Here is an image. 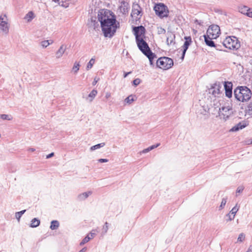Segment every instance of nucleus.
Wrapping results in <instances>:
<instances>
[{
    "label": "nucleus",
    "mask_w": 252,
    "mask_h": 252,
    "mask_svg": "<svg viewBox=\"0 0 252 252\" xmlns=\"http://www.w3.org/2000/svg\"><path fill=\"white\" fill-rule=\"evenodd\" d=\"M97 17L104 36L112 37L120 25L116 21L115 15L110 10L101 9L99 11Z\"/></svg>",
    "instance_id": "obj_1"
},
{
    "label": "nucleus",
    "mask_w": 252,
    "mask_h": 252,
    "mask_svg": "<svg viewBox=\"0 0 252 252\" xmlns=\"http://www.w3.org/2000/svg\"><path fill=\"white\" fill-rule=\"evenodd\" d=\"M252 95L251 90L245 86H238L234 90L235 99L242 102L248 101L251 99Z\"/></svg>",
    "instance_id": "obj_2"
},
{
    "label": "nucleus",
    "mask_w": 252,
    "mask_h": 252,
    "mask_svg": "<svg viewBox=\"0 0 252 252\" xmlns=\"http://www.w3.org/2000/svg\"><path fill=\"white\" fill-rule=\"evenodd\" d=\"M223 46L231 50H237L240 47V43L235 36H228L223 40Z\"/></svg>",
    "instance_id": "obj_3"
},
{
    "label": "nucleus",
    "mask_w": 252,
    "mask_h": 252,
    "mask_svg": "<svg viewBox=\"0 0 252 252\" xmlns=\"http://www.w3.org/2000/svg\"><path fill=\"white\" fill-rule=\"evenodd\" d=\"M157 66L163 69H168L173 65V61L171 58L163 57L157 61Z\"/></svg>",
    "instance_id": "obj_4"
},
{
    "label": "nucleus",
    "mask_w": 252,
    "mask_h": 252,
    "mask_svg": "<svg viewBox=\"0 0 252 252\" xmlns=\"http://www.w3.org/2000/svg\"><path fill=\"white\" fill-rule=\"evenodd\" d=\"M156 14L161 18L166 17L168 16V10L167 7L162 3H159L154 7Z\"/></svg>",
    "instance_id": "obj_5"
},
{
    "label": "nucleus",
    "mask_w": 252,
    "mask_h": 252,
    "mask_svg": "<svg viewBox=\"0 0 252 252\" xmlns=\"http://www.w3.org/2000/svg\"><path fill=\"white\" fill-rule=\"evenodd\" d=\"M136 42L138 49L144 55L151 51L148 43L144 40L143 38L138 39V37H137Z\"/></svg>",
    "instance_id": "obj_6"
},
{
    "label": "nucleus",
    "mask_w": 252,
    "mask_h": 252,
    "mask_svg": "<svg viewBox=\"0 0 252 252\" xmlns=\"http://www.w3.org/2000/svg\"><path fill=\"white\" fill-rule=\"evenodd\" d=\"M207 34L212 38H217L220 34V27L217 25L210 26L207 31Z\"/></svg>",
    "instance_id": "obj_7"
},
{
    "label": "nucleus",
    "mask_w": 252,
    "mask_h": 252,
    "mask_svg": "<svg viewBox=\"0 0 252 252\" xmlns=\"http://www.w3.org/2000/svg\"><path fill=\"white\" fill-rule=\"evenodd\" d=\"M133 31L135 36L136 40L137 39V37H138V39H142L145 36L146 30L142 26L134 27L133 28Z\"/></svg>",
    "instance_id": "obj_8"
},
{
    "label": "nucleus",
    "mask_w": 252,
    "mask_h": 252,
    "mask_svg": "<svg viewBox=\"0 0 252 252\" xmlns=\"http://www.w3.org/2000/svg\"><path fill=\"white\" fill-rule=\"evenodd\" d=\"M221 85L220 83L213 84L209 89V93L212 94L214 97H218L220 94Z\"/></svg>",
    "instance_id": "obj_9"
},
{
    "label": "nucleus",
    "mask_w": 252,
    "mask_h": 252,
    "mask_svg": "<svg viewBox=\"0 0 252 252\" xmlns=\"http://www.w3.org/2000/svg\"><path fill=\"white\" fill-rule=\"evenodd\" d=\"M220 115L223 116V119L226 120L232 114V107L228 105L222 106L220 108Z\"/></svg>",
    "instance_id": "obj_10"
},
{
    "label": "nucleus",
    "mask_w": 252,
    "mask_h": 252,
    "mask_svg": "<svg viewBox=\"0 0 252 252\" xmlns=\"http://www.w3.org/2000/svg\"><path fill=\"white\" fill-rule=\"evenodd\" d=\"M0 30L5 33H7L9 32L7 19L6 15L0 16Z\"/></svg>",
    "instance_id": "obj_11"
},
{
    "label": "nucleus",
    "mask_w": 252,
    "mask_h": 252,
    "mask_svg": "<svg viewBox=\"0 0 252 252\" xmlns=\"http://www.w3.org/2000/svg\"><path fill=\"white\" fill-rule=\"evenodd\" d=\"M142 8L138 4H134L132 6L131 16L135 19H140L142 16Z\"/></svg>",
    "instance_id": "obj_12"
},
{
    "label": "nucleus",
    "mask_w": 252,
    "mask_h": 252,
    "mask_svg": "<svg viewBox=\"0 0 252 252\" xmlns=\"http://www.w3.org/2000/svg\"><path fill=\"white\" fill-rule=\"evenodd\" d=\"M232 87L233 84L231 82H224V88L225 96L229 98L232 96Z\"/></svg>",
    "instance_id": "obj_13"
},
{
    "label": "nucleus",
    "mask_w": 252,
    "mask_h": 252,
    "mask_svg": "<svg viewBox=\"0 0 252 252\" xmlns=\"http://www.w3.org/2000/svg\"><path fill=\"white\" fill-rule=\"evenodd\" d=\"M185 41L184 43L183 47V53L181 56V59L183 60L184 59L187 50H188L189 46L192 42V39L190 36H185Z\"/></svg>",
    "instance_id": "obj_14"
},
{
    "label": "nucleus",
    "mask_w": 252,
    "mask_h": 252,
    "mask_svg": "<svg viewBox=\"0 0 252 252\" xmlns=\"http://www.w3.org/2000/svg\"><path fill=\"white\" fill-rule=\"evenodd\" d=\"M247 126V124L245 122H240L236 125L232 127L230 131H237L240 129L245 128Z\"/></svg>",
    "instance_id": "obj_15"
},
{
    "label": "nucleus",
    "mask_w": 252,
    "mask_h": 252,
    "mask_svg": "<svg viewBox=\"0 0 252 252\" xmlns=\"http://www.w3.org/2000/svg\"><path fill=\"white\" fill-rule=\"evenodd\" d=\"M238 10L239 12L249 17L248 14H249V13L251 12L252 9L248 7L247 6L243 5L239 6L238 7Z\"/></svg>",
    "instance_id": "obj_16"
},
{
    "label": "nucleus",
    "mask_w": 252,
    "mask_h": 252,
    "mask_svg": "<svg viewBox=\"0 0 252 252\" xmlns=\"http://www.w3.org/2000/svg\"><path fill=\"white\" fill-rule=\"evenodd\" d=\"M175 35L172 32H168L167 36L166 39V43L168 45H171L172 44H175Z\"/></svg>",
    "instance_id": "obj_17"
},
{
    "label": "nucleus",
    "mask_w": 252,
    "mask_h": 252,
    "mask_svg": "<svg viewBox=\"0 0 252 252\" xmlns=\"http://www.w3.org/2000/svg\"><path fill=\"white\" fill-rule=\"evenodd\" d=\"M203 36L204 38L205 43L207 45L211 47H214V46H215V43L212 40L213 38H212V37L211 36H209L208 35H204Z\"/></svg>",
    "instance_id": "obj_18"
},
{
    "label": "nucleus",
    "mask_w": 252,
    "mask_h": 252,
    "mask_svg": "<svg viewBox=\"0 0 252 252\" xmlns=\"http://www.w3.org/2000/svg\"><path fill=\"white\" fill-rule=\"evenodd\" d=\"M129 6L128 4L126 2H123L121 5L120 6V10L121 13L123 14H126L128 12Z\"/></svg>",
    "instance_id": "obj_19"
},
{
    "label": "nucleus",
    "mask_w": 252,
    "mask_h": 252,
    "mask_svg": "<svg viewBox=\"0 0 252 252\" xmlns=\"http://www.w3.org/2000/svg\"><path fill=\"white\" fill-rule=\"evenodd\" d=\"M66 50V46L62 45L58 50L56 53V56L57 59H59L62 57Z\"/></svg>",
    "instance_id": "obj_20"
},
{
    "label": "nucleus",
    "mask_w": 252,
    "mask_h": 252,
    "mask_svg": "<svg viewBox=\"0 0 252 252\" xmlns=\"http://www.w3.org/2000/svg\"><path fill=\"white\" fill-rule=\"evenodd\" d=\"M92 194V192L91 191L85 192L79 194L77 196V198L79 201H83L87 198Z\"/></svg>",
    "instance_id": "obj_21"
},
{
    "label": "nucleus",
    "mask_w": 252,
    "mask_h": 252,
    "mask_svg": "<svg viewBox=\"0 0 252 252\" xmlns=\"http://www.w3.org/2000/svg\"><path fill=\"white\" fill-rule=\"evenodd\" d=\"M149 60L150 65H153V60L157 58V56L156 54L152 52L151 51L150 52H149L148 53H146L144 54Z\"/></svg>",
    "instance_id": "obj_22"
},
{
    "label": "nucleus",
    "mask_w": 252,
    "mask_h": 252,
    "mask_svg": "<svg viewBox=\"0 0 252 252\" xmlns=\"http://www.w3.org/2000/svg\"><path fill=\"white\" fill-rule=\"evenodd\" d=\"M40 220L37 218H34L32 220L30 225V227L32 228H35L38 226L40 225Z\"/></svg>",
    "instance_id": "obj_23"
},
{
    "label": "nucleus",
    "mask_w": 252,
    "mask_h": 252,
    "mask_svg": "<svg viewBox=\"0 0 252 252\" xmlns=\"http://www.w3.org/2000/svg\"><path fill=\"white\" fill-rule=\"evenodd\" d=\"M59 222L58 220H52L51 222L50 228L51 230H56L59 228Z\"/></svg>",
    "instance_id": "obj_24"
},
{
    "label": "nucleus",
    "mask_w": 252,
    "mask_h": 252,
    "mask_svg": "<svg viewBox=\"0 0 252 252\" xmlns=\"http://www.w3.org/2000/svg\"><path fill=\"white\" fill-rule=\"evenodd\" d=\"M97 94V91L95 89L93 90L91 92V93L88 95V98L89 99V100L90 102H92L93 101V100L94 99V98L96 95Z\"/></svg>",
    "instance_id": "obj_25"
},
{
    "label": "nucleus",
    "mask_w": 252,
    "mask_h": 252,
    "mask_svg": "<svg viewBox=\"0 0 252 252\" xmlns=\"http://www.w3.org/2000/svg\"><path fill=\"white\" fill-rule=\"evenodd\" d=\"M53 43V41L52 40H47L42 41L40 42V45L42 48H45L48 47L49 45L52 44Z\"/></svg>",
    "instance_id": "obj_26"
},
{
    "label": "nucleus",
    "mask_w": 252,
    "mask_h": 252,
    "mask_svg": "<svg viewBox=\"0 0 252 252\" xmlns=\"http://www.w3.org/2000/svg\"><path fill=\"white\" fill-rule=\"evenodd\" d=\"M34 18V13L32 11L29 12L25 16V19H26L28 22L31 21Z\"/></svg>",
    "instance_id": "obj_27"
},
{
    "label": "nucleus",
    "mask_w": 252,
    "mask_h": 252,
    "mask_svg": "<svg viewBox=\"0 0 252 252\" xmlns=\"http://www.w3.org/2000/svg\"><path fill=\"white\" fill-rule=\"evenodd\" d=\"M240 208V205L237 203L235 206L231 209V210L230 211V213L231 214V215H233L234 216H235V215L237 211L239 210Z\"/></svg>",
    "instance_id": "obj_28"
},
{
    "label": "nucleus",
    "mask_w": 252,
    "mask_h": 252,
    "mask_svg": "<svg viewBox=\"0 0 252 252\" xmlns=\"http://www.w3.org/2000/svg\"><path fill=\"white\" fill-rule=\"evenodd\" d=\"M108 228H109V223L107 222H106L104 223V225L103 226L102 228L101 234L102 235H104L106 234V233L108 231Z\"/></svg>",
    "instance_id": "obj_29"
},
{
    "label": "nucleus",
    "mask_w": 252,
    "mask_h": 252,
    "mask_svg": "<svg viewBox=\"0 0 252 252\" xmlns=\"http://www.w3.org/2000/svg\"><path fill=\"white\" fill-rule=\"evenodd\" d=\"M105 145V143H101L95 145L91 147L90 150L91 151H94L98 149H99L101 147H103Z\"/></svg>",
    "instance_id": "obj_30"
},
{
    "label": "nucleus",
    "mask_w": 252,
    "mask_h": 252,
    "mask_svg": "<svg viewBox=\"0 0 252 252\" xmlns=\"http://www.w3.org/2000/svg\"><path fill=\"white\" fill-rule=\"evenodd\" d=\"M94 62H95L94 59L92 58L90 60L89 62L88 63V64H87V67H86V69L89 70V69L92 68V67H93L94 64Z\"/></svg>",
    "instance_id": "obj_31"
},
{
    "label": "nucleus",
    "mask_w": 252,
    "mask_h": 252,
    "mask_svg": "<svg viewBox=\"0 0 252 252\" xmlns=\"http://www.w3.org/2000/svg\"><path fill=\"white\" fill-rule=\"evenodd\" d=\"M25 212L26 210H24L20 212H16L15 213V217L18 220V221H20V218H21L22 216L25 213Z\"/></svg>",
    "instance_id": "obj_32"
},
{
    "label": "nucleus",
    "mask_w": 252,
    "mask_h": 252,
    "mask_svg": "<svg viewBox=\"0 0 252 252\" xmlns=\"http://www.w3.org/2000/svg\"><path fill=\"white\" fill-rule=\"evenodd\" d=\"M80 67V64L79 63L75 62L74 65L72 68V70L74 71V73H77Z\"/></svg>",
    "instance_id": "obj_33"
},
{
    "label": "nucleus",
    "mask_w": 252,
    "mask_h": 252,
    "mask_svg": "<svg viewBox=\"0 0 252 252\" xmlns=\"http://www.w3.org/2000/svg\"><path fill=\"white\" fill-rule=\"evenodd\" d=\"M134 101L133 96L130 95L128 96L125 99V102L127 104H131L133 101Z\"/></svg>",
    "instance_id": "obj_34"
},
{
    "label": "nucleus",
    "mask_w": 252,
    "mask_h": 252,
    "mask_svg": "<svg viewBox=\"0 0 252 252\" xmlns=\"http://www.w3.org/2000/svg\"><path fill=\"white\" fill-rule=\"evenodd\" d=\"M227 202V198H222L220 205L219 206V210H222L223 209L226 205Z\"/></svg>",
    "instance_id": "obj_35"
},
{
    "label": "nucleus",
    "mask_w": 252,
    "mask_h": 252,
    "mask_svg": "<svg viewBox=\"0 0 252 252\" xmlns=\"http://www.w3.org/2000/svg\"><path fill=\"white\" fill-rule=\"evenodd\" d=\"M0 118L2 120H11L12 119V117L10 115H6V114H0Z\"/></svg>",
    "instance_id": "obj_36"
},
{
    "label": "nucleus",
    "mask_w": 252,
    "mask_h": 252,
    "mask_svg": "<svg viewBox=\"0 0 252 252\" xmlns=\"http://www.w3.org/2000/svg\"><path fill=\"white\" fill-rule=\"evenodd\" d=\"M92 27H93L94 30H98V28H99V23L97 21H96L95 20L93 21V20H92Z\"/></svg>",
    "instance_id": "obj_37"
},
{
    "label": "nucleus",
    "mask_w": 252,
    "mask_h": 252,
    "mask_svg": "<svg viewBox=\"0 0 252 252\" xmlns=\"http://www.w3.org/2000/svg\"><path fill=\"white\" fill-rule=\"evenodd\" d=\"M96 232H98L97 229H93L92 231L87 235H89V238H90V240L94 237L96 235Z\"/></svg>",
    "instance_id": "obj_38"
},
{
    "label": "nucleus",
    "mask_w": 252,
    "mask_h": 252,
    "mask_svg": "<svg viewBox=\"0 0 252 252\" xmlns=\"http://www.w3.org/2000/svg\"><path fill=\"white\" fill-rule=\"evenodd\" d=\"M90 240V238H89V235H87L81 242L80 243V245L81 246H82L86 244V243L88 242Z\"/></svg>",
    "instance_id": "obj_39"
},
{
    "label": "nucleus",
    "mask_w": 252,
    "mask_h": 252,
    "mask_svg": "<svg viewBox=\"0 0 252 252\" xmlns=\"http://www.w3.org/2000/svg\"><path fill=\"white\" fill-rule=\"evenodd\" d=\"M245 238V235L243 233H241L239 234L238 238L237 239V241L240 242H242L244 241Z\"/></svg>",
    "instance_id": "obj_40"
},
{
    "label": "nucleus",
    "mask_w": 252,
    "mask_h": 252,
    "mask_svg": "<svg viewBox=\"0 0 252 252\" xmlns=\"http://www.w3.org/2000/svg\"><path fill=\"white\" fill-rule=\"evenodd\" d=\"M141 83V80L139 78H136L132 81L134 86H137Z\"/></svg>",
    "instance_id": "obj_41"
},
{
    "label": "nucleus",
    "mask_w": 252,
    "mask_h": 252,
    "mask_svg": "<svg viewBox=\"0 0 252 252\" xmlns=\"http://www.w3.org/2000/svg\"><path fill=\"white\" fill-rule=\"evenodd\" d=\"M226 216L228 218V219L227 220H226L227 221H231V220H233L234 219V218H235V216H234L233 215H231V214L230 213L227 214L226 215Z\"/></svg>",
    "instance_id": "obj_42"
},
{
    "label": "nucleus",
    "mask_w": 252,
    "mask_h": 252,
    "mask_svg": "<svg viewBox=\"0 0 252 252\" xmlns=\"http://www.w3.org/2000/svg\"><path fill=\"white\" fill-rule=\"evenodd\" d=\"M166 32L165 30L161 27L158 28V34H164Z\"/></svg>",
    "instance_id": "obj_43"
},
{
    "label": "nucleus",
    "mask_w": 252,
    "mask_h": 252,
    "mask_svg": "<svg viewBox=\"0 0 252 252\" xmlns=\"http://www.w3.org/2000/svg\"><path fill=\"white\" fill-rule=\"evenodd\" d=\"M214 47H215L217 50H219V51L222 50V45H221L215 44V46H214Z\"/></svg>",
    "instance_id": "obj_44"
},
{
    "label": "nucleus",
    "mask_w": 252,
    "mask_h": 252,
    "mask_svg": "<svg viewBox=\"0 0 252 252\" xmlns=\"http://www.w3.org/2000/svg\"><path fill=\"white\" fill-rule=\"evenodd\" d=\"M244 190V187H239L237 188L236 190V193H241Z\"/></svg>",
    "instance_id": "obj_45"
},
{
    "label": "nucleus",
    "mask_w": 252,
    "mask_h": 252,
    "mask_svg": "<svg viewBox=\"0 0 252 252\" xmlns=\"http://www.w3.org/2000/svg\"><path fill=\"white\" fill-rule=\"evenodd\" d=\"M160 145V144L159 143H158V144H157L156 145H152L151 146L149 147L151 151L157 148Z\"/></svg>",
    "instance_id": "obj_46"
},
{
    "label": "nucleus",
    "mask_w": 252,
    "mask_h": 252,
    "mask_svg": "<svg viewBox=\"0 0 252 252\" xmlns=\"http://www.w3.org/2000/svg\"><path fill=\"white\" fill-rule=\"evenodd\" d=\"M151 151V150L149 148V147L146 149H144L142 150L140 153L142 154H146L148 153L149 152Z\"/></svg>",
    "instance_id": "obj_47"
},
{
    "label": "nucleus",
    "mask_w": 252,
    "mask_h": 252,
    "mask_svg": "<svg viewBox=\"0 0 252 252\" xmlns=\"http://www.w3.org/2000/svg\"><path fill=\"white\" fill-rule=\"evenodd\" d=\"M98 161L100 163L107 162L108 161V159L106 158H100L98 160Z\"/></svg>",
    "instance_id": "obj_48"
},
{
    "label": "nucleus",
    "mask_w": 252,
    "mask_h": 252,
    "mask_svg": "<svg viewBox=\"0 0 252 252\" xmlns=\"http://www.w3.org/2000/svg\"><path fill=\"white\" fill-rule=\"evenodd\" d=\"M247 108L249 111H252V101L248 104Z\"/></svg>",
    "instance_id": "obj_49"
},
{
    "label": "nucleus",
    "mask_w": 252,
    "mask_h": 252,
    "mask_svg": "<svg viewBox=\"0 0 252 252\" xmlns=\"http://www.w3.org/2000/svg\"><path fill=\"white\" fill-rule=\"evenodd\" d=\"M98 80H99V78H98L97 77H95L94 78V80L93 82V85H94V86L97 83V82L98 81Z\"/></svg>",
    "instance_id": "obj_50"
},
{
    "label": "nucleus",
    "mask_w": 252,
    "mask_h": 252,
    "mask_svg": "<svg viewBox=\"0 0 252 252\" xmlns=\"http://www.w3.org/2000/svg\"><path fill=\"white\" fill-rule=\"evenodd\" d=\"M194 23H196V24H198L199 25H201L202 24V23H203V22L201 21H199V20H198L197 19H196L195 20Z\"/></svg>",
    "instance_id": "obj_51"
},
{
    "label": "nucleus",
    "mask_w": 252,
    "mask_h": 252,
    "mask_svg": "<svg viewBox=\"0 0 252 252\" xmlns=\"http://www.w3.org/2000/svg\"><path fill=\"white\" fill-rule=\"evenodd\" d=\"M54 155V153H50V154L48 155L47 156H46V158H51V157H52Z\"/></svg>",
    "instance_id": "obj_52"
},
{
    "label": "nucleus",
    "mask_w": 252,
    "mask_h": 252,
    "mask_svg": "<svg viewBox=\"0 0 252 252\" xmlns=\"http://www.w3.org/2000/svg\"><path fill=\"white\" fill-rule=\"evenodd\" d=\"M246 252H252V245H250Z\"/></svg>",
    "instance_id": "obj_53"
},
{
    "label": "nucleus",
    "mask_w": 252,
    "mask_h": 252,
    "mask_svg": "<svg viewBox=\"0 0 252 252\" xmlns=\"http://www.w3.org/2000/svg\"><path fill=\"white\" fill-rule=\"evenodd\" d=\"M130 73H131V71L128 72H125L124 73V78L126 77L127 76V75L130 74Z\"/></svg>",
    "instance_id": "obj_54"
},
{
    "label": "nucleus",
    "mask_w": 252,
    "mask_h": 252,
    "mask_svg": "<svg viewBox=\"0 0 252 252\" xmlns=\"http://www.w3.org/2000/svg\"><path fill=\"white\" fill-rule=\"evenodd\" d=\"M111 96V94L110 93H107L105 95V97L108 98Z\"/></svg>",
    "instance_id": "obj_55"
},
{
    "label": "nucleus",
    "mask_w": 252,
    "mask_h": 252,
    "mask_svg": "<svg viewBox=\"0 0 252 252\" xmlns=\"http://www.w3.org/2000/svg\"><path fill=\"white\" fill-rule=\"evenodd\" d=\"M87 250V248L86 247L83 248L80 251H79L78 252H85Z\"/></svg>",
    "instance_id": "obj_56"
},
{
    "label": "nucleus",
    "mask_w": 252,
    "mask_h": 252,
    "mask_svg": "<svg viewBox=\"0 0 252 252\" xmlns=\"http://www.w3.org/2000/svg\"><path fill=\"white\" fill-rule=\"evenodd\" d=\"M28 151H30V152H34L35 151V149H34V148H29L28 149Z\"/></svg>",
    "instance_id": "obj_57"
},
{
    "label": "nucleus",
    "mask_w": 252,
    "mask_h": 252,
    "mask_svg": "<svg viewBox=\"0 0 252 252\" xmlns=\"http://www.w3.org/2000/svg\"><path fill=\"white\" fill-rule=\"evenodd\" d=\"M250 143H248V144H252V138L251 139H250Z\"/></svg>",
    "instance_id": "obj_58"
},
{
    "label": "nucleus",
    "mask_w": 252,
    "mask_h": 252,
    "mask_svg": "<svg viewBox=\"0 0 252 252\" xmlns=\"http://www.w3.org/2000/svg\"><path fill=\"white\" fill-rule=\"evenodd\" d=\"M248 143H250V139H249V140H247V141H246V144H248V145H249V144H248Z\"/></svg>",
    "instance_id": "obj_59"
},
{
    "label": "nucleus",
    "mask_w": 252,
    "mask_h": 252,
    "mask_svg": "<svg viewBox=\"0 0 252 252\" xmlns=\"http://www.w3.org/2000/svg\"><path fill=\"white\" fill-rule=\"evenodd\" d=\"M52 0L55 2H58L60 0Z\"/></svg>",
    "instance_id": "obj_60"
}]
</instances>
